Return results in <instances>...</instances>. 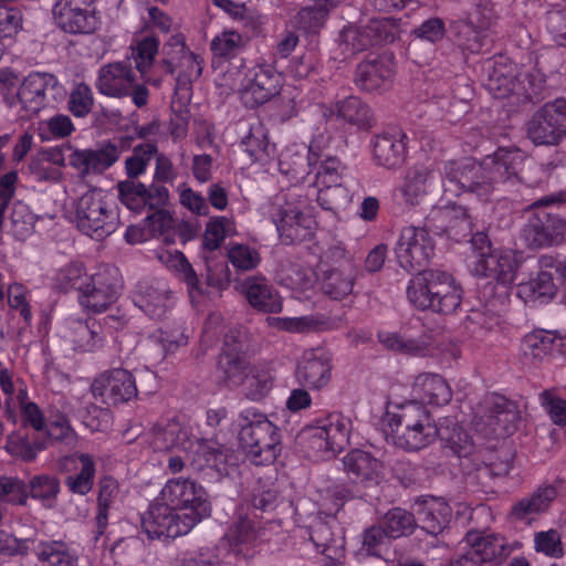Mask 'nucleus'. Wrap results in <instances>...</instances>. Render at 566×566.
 Instances as JSON below:
<instances>
[{"label": "nucleus", "instance_id": "nucleus-3", "mask_svg": "<svg viewBox=\"0 0 566 566\" xmlns=\"http://www.w3.org/2000/svg\"><path fill=\"white\" fill-rule=\"evenodd\" d=\"M452 423L449 418L436 423L426 407L415 400L391 398L382 417V431L389 443L407 451L424 449L439 438L442 443L463 452L469 448L468 441L461 448L454 444Z\"/></svg>", "mask_w": 566, "mask_h": 566}, {"label": "nucleus", "instance_id": "nucleus-9", "mask_svg": "<svg viewBox=\"0 0 566 566\" xmlns=\"http://www.w3.org/2000/svg\"><path fill=\"white\" fill-rule=\"evenodd\" d=\"M465 263L472 275H492L503 285H511L516 279L520 255L511 249L493 250L488 235L478 232L471 239Z\"/></svg>", "mask_w": 566, "mask_h": 566}, {"label": "nucleus", "instance_id": "nucleus-18", "mask_svg": "<svg viewBox=\"0 0 566 566\" xmlns=\"http://www.w3.org/2000/svg\"><path fill=\"white\" fill-rule=\"evenodd\" d=\"M464 548L467 549L464 556L458 559L461 560L460 566L502 560L515 547L510 545L503 536L473 531L467 534Z\"/></svg>", "mask_w": 566, "mask_h": 566}, {"label": "nucleus", "instance_id": "nucleus-10", "mask_svg": "<svg viewBox=\"0 0 566 566\" xmlns=\"http://www.w3.org/2000/svg\"><path fill=\"white\" fill-rule=\"evenodd\" d=\"M352 429L350 420L340 413H331L326 418L306 427L301 438L318 459H331L348 443Z\"/></svg>", "mask_w": 566, "mask_h": 566}, {"label": "nucleus", "instance_id": "nucleus-62", "mask_svg": "<svg viewBox=\"0 0 566 566\" xmlns=\"http://www.w3.org/2000/svg\"><path fill=\"white\" fill-rule=\"evenodd\" d=\"M534 549L545 556L559 558L564 554L560 534L556 530L537 532L534 535Z\"/></svg>", "mask_w": 566, "mask_h": 566}, {"label": "nucleus", "instance_id": "nucleus-39", "mask_svg": "<svg viewBox=\"0 0 566 566\" xmlns=\"http://www.w3.org/2000/svg\"><path fill=\"white\" fill-rule=\"evenodd\" d=\"M188 449L185 452V458L180 455H172L168 460V468L172 473L180 472L184 467L185 462L189 461L192 464H195L197 468H202L203 463L200 462V460H197L195 457L191 455L192 452H202L205 455V464L211 468H214L218 472L221 474H229V471L227 469V462L228 457L223 453L221 450H211L206 451V447L198 441V444L195 447H190V444H187Z\"/></svg>", "mask_w": 566, "mask_h": 566}, {"label": "nucleus", "instance_id": "nucleus-24", "mask_svg": "<svg viewBox=\"0 0 566 566\" xmlns=\"http://www.w3.org/2000/svg\"><path fill=\"white\" fill-rule=\"evenodd\" d=\"M521 352L525 358L534 363L544 361L555 354L566 352V335L535 329L523 337Z\"/></svg>", "mask_w": 566, "mask_h": 566}, {"label": "nucleus", "instance_id": "nucleus-53", "mask_svg": "<svg viewBox=\"0 0 566 566\" xmlns=\"http://www.w3.org/2000/svg\"><path fill=\"white\" fill-rule=\"evenodd\" d=\"M354 280L344 270L332 269L324 274L322 290L331 297L338 300L353 291Z\"/></svg>", "mask_w": 566, "mask_h": 566}, {"label": "nucleus", "instance_id": "nucleus-2", "mask_svg": "<svg viewBox=\"0 0 566 566\" xmlns=\"http://www.w3.org/2000/svg\"><path fill=\"white\" fill-rule=\"evenodd\" d=\"M211 513L202 485L191 479L168 480L159 495L142 517V527L149 538H176L187 535Z\"/></svg>", "mask_w": 566, "mask_h": 566}, {"label": "nucleus", "instance_id": "nucleus-50", "mask_svg": "<svg viewBox=\"0 0 566 566\" xmlns=\"http://www.w3.org/2000/svg\"><path fill=\"white\" fill-rule=\"evenodd\" d=\"M75 130L72 119L64 114H55L38 123L36 134L42 142H52L70 136Z\"/></svg>", "mask_w": 566, "mask_h": 566}, {"label": "nucleus", "instance_id": "nucleus-43", "mask_svg": "<svg viewBox=\"0 0 566 566\" xmlns=\"http://www.w3.org/2000/svg\"><path fill=\"white\" fill-rule=\"evenodd\" d=\"M554 295L555 285L548 272H541L535 279L520 283L517 287V296L531 305L547 303Z\"/></svg>", "mask_w": 566, "mask_h": 566}, {"label": "nucleus", "instance_id": "nucleus-41", "mask_svg": "<svg viewBox=\"0 0 566 566\" xmlns=\"http://www.w3.org/2000/svg\"><path fill=\"white\" fill-rule=\"evenodd\" d=\"M308 150L310 146L304 143H295L286 146L280 154L277 169L292 185H297L304 179V160Z\"/></svg>", "mask_w": 566, "mask_h": 566}, {"label": "nucleus", "instance_id": "nucleus-56", "mask_svg": "<svg viewBox=\"0 0 566 566\" xmlns=\"http://www.w3.org/2000/svg\"><path fill=\"white\" fill-rule=\"evenodd\" d=\"M90 275L86 274L84 266L78 262H72L57 270L54 276V284L57 289L63 291L77 290L81 292L88 280Z\"/></svg>", "mask_w": 566, "mask_h": 566}, {"label": "nucleus", "instance_id": "nucleus-44", "mask_svg": "<svg viewBox=\"0 0 566 566\" xmlns=\"http://www.w3.org/2000/svg\"><path fill=\"white\" fill-rule=\"evenodd\" d=\"M530 229L534 231V244H558L564 240L566 222L562 218L543 213L530 222Z\"/></svg>", "mask_w": 566, "mask_h": 566}, {"label": "nucleus", "instance_id": "nucleus-21", "mask_svg": "<svg viewBox=\"0 0 566 566\" xmlns=\"http://www.w3.org/2000/svg\"><path fill=\"white\" fill-rule=\"evenodd\" d=\"M395 25L391 19L373 20L370 24L361 30L349 25L340 33V45L344 52L354 54L365 50L378 41H392L396 36Z\"/></svg>", "mask_w": 566, "mask_h": 566}, {"label": "nucleus", "instance_id": "nucleus-29", "mask_svg": "<svg viewBox=\"0 0 566 566\" xmlns=\"http://www.w3.org/2000/svg\"><path fill=\"white\" fill-rule=\"evenodd\" d=\"M119 158L116 146L107 144L97 150L76 149L69 156L71 167L82 175L102 172L109 168Z\"/></svg>", "mask_w": 566, "mask_h": 566}, {"label": "nucleus", "instance_id": "nucleus-7", "mask_svg": "<svg viewBox=\"0 0 566 566\" xmlns=\"http://www.w3.org/2000/svg\"><path fill=\"white\" fill-rule=\"evenodd\" d=\"M407 298L418 310L452 314L461 305L463 289L446 271L431 269L415 275L407 285Z\"/></svg>", "mask_w": 566, "mask_h": 566}, {"label": "nucleus", "instance_id": "nucleus-45", "mask_svg": "<svg viewBox=\"0 0 566 566\" xmlns=\"http://www.w3.org/2000/svg\"><path fill=\"white\" fill-rule=\"evenodd\" d=\"M391 536L379 525L367 528L360 537V546L355 552V557L359 562H364L367 557H381L391 543Z\"/></svg>", "mask_w": 566, "mask_h": 566}, {"label": "nucleus", "instance_id": "nucleus-49", "mask_svg": "<svg viewBox=\"0 0 566 566\" xmlns=\"http://www.w3.org/2000/svg\"><path fill=\"white\" fill-rule=\"evenodd\" d=\"M555 496V488H543L538 490V492H536L532 497L520 501L513 507L512 515L521 521H530L532 515L546 510Z\"/></svg>", "mask_w": 566, "mask_h": 566}, {"label": "nucleus", "instance_id": "nucleus-23", "mask_svg": "<svg viewBox=\"0 0 566 566\" xmlns=\"http://www.w3.org/2000/svg\"><path fill=\"white\" fill-rule=\"evenodd\" d=\"M332 375V357L323 349H312L303 354L295 377L297 381L311 389L325 387Z\"/></svg>", "mask_w": 566, "mask_h": 566}, {"label": "nucleus", "instance_id": "nucleus-28", "mask_svg": "<svg viewBox=\"0 0 566 566\" xmlns=\"http://www.w3.org/2000/svg\"><path fill=\"white\" fill-rule=\"evenodd\" d=\"M176 52L181 54V65L187 67L185 74L179 75L176 84L175 97L172 99V107L177 108V104L180 103L179 111L190 102V82L201 75L202 66L201 59L185 50L182 38L177 34L171 38Z\"/></svg>", "mask_w": 566, "mask_h": 566}, {"label": "nucleus", "instance_id": "nucleus-47", "mask_svg": "<svg viewBox=\"0 0 566 566\" xmlns=\"http://www.w3.org/2000/svg\"><path fill=\"white\" fill-rule=\"evenodd\" d=\"M355 494L344 484L329 482L317 491L315 502L325 515H334Z\"/></svg>", "mask_w": 566, "mask_h": 566}, {"label": "nucleus", "instance_id": "nucleus-4", "mask_svg": "<svg viewBox=\"0 0 566 566\" xmlns=\"http://www.w3.org/2000/svg\"><path fill=\"white\" fill-rule=\"evenodd\" d=\"M64 216L84 234L102 240L118 227L119 218L113 195L90 188L82 180L64 187Z\"/></svg>", "mask_w": 566, "mask_h": 566}, {"label": "nucleus", "instance_id": "nucleus-38", "mask_svg": "<svg viewBox=\"0 0 566 566\" xmlns=\"http://www.w3.org/2000/svg\"><path fill=\"white\" fill-rule=\"evenodd\" d=\"M157 256L163 265L187 284L190 298L195 303L201 291L198 287V277L186 256L178 250L169 249L160 250Z\"/></svg>", "mask_w": 566, "mask_h": 566}, {"label": "nucleus", "instance_id": "nucleus-5", "mask_svg": "<svg viewBox=\"0 0 566 566\" xmlns=\"http://www.w3.org/2000/svg\"><path fill=\"white\" fill-rule=\"evenodd\" d=\"M247 335L241 329L231 331L224 337L223 354L219 368L230 386L241 387L250 400L263 399L273 388L274 375L270 367L250 366L243 354Z\"/></svg>", "mask_w": 566, "mask_h": 566}, {"label": "nucleus", "instance_id": "nucleus-55", "mask_svg": "<svg viewBox=\"0 0 566 566\" xmlns=\"http://www.w3.org/2000/svg\"><path fill=\"white\" fill-rule=\"evenodd\" d=\"M212 3L224 11L234 20L241 21L244 25L258 29L266 22V17L249 10L245 4L232 0H212Z\"/></svg>", "mask_w": 566, "mask_h": 566}, {"label": "nucleus", "instance_id": "nucleus-63", "mask_svg": "<svg viewBox=\"0 0 566 566\" xmlns=\"http://www.w3.org/2000/svg\"><path fill=\"white\" fill-rule=\"evenodd\" d=\"M512 453L509 450L491 451L483 455V467L478 471L486 475H505L511 470Z\"/></svg>", "mask_w": 566, "mask_h": 566}, {"label": "nucleus", "instance_id": "nucleus-64", "mask_svg": "<svg viewBox=\"0 0 566 566\" xmlns=\"http://www.w3.org/2000/svg\"><path fill=\"white\" fill-rule=\"evenodd\" d=\"M132 49L136 67L144 75L153 64L154 57L157 54L158 41L153 36H146L137 41Z\"/></svg>", "mask_w": 566, "mask_h": 566}, {"label": "nucleus", "instance_id": "nucleus-20", "mask_svg": "<svg viewBox=\"0 0 566 566\" xmlns=\"http://www.w3.org/2000/svg\"><path fill=\"white\" fill-rule=\"evenodd\" d=\"M436 171L426 165L410 167L395 189V196L407 206H418L434 189Z\"/></svg>", "mask_w": 566, "mask_h": 566}, {"label": "nucleus", "instance_id": "nucleus-16", "mask_svg": "<svg viewBox=\"0 0 566 566\" xmlns=\"http://www.w3.org/2000/svg\"><path fill=\"white\" fill-rule=\"evenodd\" d=\"M122 284L115 269L105 268L91 274L81 287L78 301L81 306L93 313H101L116 302Z\"/></svg>", "mask_w": 566, "mask_h": 566}, {"label": "nucleus", "instance_id": "nucleus-58", "mask_svg": "<svg viewBox=\"0 0 566 566\" xmlns=\"http://www.w3.org/2000/svg\"><path fill=\"white\" fill-rule=\"evenodd\" d=\"M378 338L385 347L392 350L417 356H423L427 353V346L423 340L407 339L395 332H380Z\"/></svg>", "mask_w": 566, "mask_h": 566}, {"label": "nucleus", "instance_id": "nucleus-60", "mask_svg": "<svg viewBox=\"0 0 566 566\" xmlns=\"http://www.w3.org/2000/svg\"><path fill=\"white\" fill-rule=\"evenodd\" d=\"M243 45V39L239 32L226 30L216 35L211 41V51L218 57H232Z\"/></svg>", "mask_w": 566, "mask_h": 566}, {"label": "nucleus", "instance_id": "nucleus-51", "mask_svg": "<svg viewBox=\"0 0 566 566\" xmlns=\"http://www.w3.org/2000/svg\"><path fill=\"white\" fill-rule=\"evenodd\" d=\"M379 523L391 538L407 536L416 527L413 515L400 507H395L387 512Z\"/></svg>", "mask_w": 566, "mask_h": 566}, {"label": "nucleus", "instance_id": "nucleus-33", "mask_svg": "<svg viewBox=\"0 0 566 566\" xmlns=\"http://www.w3.org/2000/svg\"><path fill=\"white\" fill-rule=\"evenodd\" d=\"M63 465L69 473L66 478L69 489L76 494H87L92 490L95 478L93 457L86 453L74 454L66 458Z\"/></svg>", "mask_w": 566, "mask_h": 566}, {"label": "nucleus", "instance_id": "nucleus-57", "mask_svg": "<svg viewBox=\"0 0 566 566\" xmlns=\"http://www.w3.org/2000/svg\"><path fill=\"white\" fill-rule=\"evenodd\" d=\"M119 199L129 210L139 212L148 206L147 188L135 180L124 181L118 185Z\"/></svg>", "mask_w": 566, "mask_h": 566}, {"label": "nucleus", "instance_id": "nucleus-12", "mask_svg": "<svg viewBox=\"0 0 566 566\" xmlns=\"http://www.w3.org/2000/svg\"><path fill=\"white\" fill-rule=\"evenodd\" d=\"M264 216H269L276 227L282 242L289 244L310 239L315 221L301 211L300 205L287 202L277 196L273 202L262 207Z\"/></svg>", "mask_w": 566, "mask_h": 566}, {"label": "nucleus", "instance_id": "nucleus-25", "mask_svg": "<svg viewBox=\"0 0 566 566\" xmlns=\"http://www.w3.org/2000/svg\"><path fill=\"white\" fill-rule=\"evenodd\" d=\"M59 333L64 342L78 352H92L103 342L99 325L92 319L83 321L69 317L61 325Z\"/></svg>", "mask_w": 566, "mask_h": 566}, {"label": "nucleus", "instance_id": "nucleus-27", "mask_svg": "<svg viewBox=\"0 0 566 566\" xmlns=\"http://www.w3.org/2000/svg\"><path fill=\"white\" fill-rule=\"evenodd\" d=\"M394 76V62L390 56L366 61L358 65L355 82L363 91L375 92L390 86Z\"/></svg>", "mask_w": 566, "mask_h": 566}, {"label": "nucleus", "instance_id": "nucleus-11", "mask_svg": "<svg viewBox=\"0 0 566 566\" xmlns=\"http://www.w3.org/2000/svg\"><path fill=\"white\" fill-rule=\"evenodd\" d=\"M64 93L53 74L32 72L19 84L15 106L20 107L22 118H30L62 98Z\"/></svg>", "mask_w": 566, "mask_h": 566}, {"label": "nucleus", "instance_id": "nucleus-6", "mask_svg": "<svg viewBox=\"0 0 566 566\" xmlns=\"http://www.w3.org/2000/svg\"><path fill=\"white\" fill-rule=\"evenodd\" d=\"M284 83L283 73L268 63L233 67L217 80L219 87L237 93L248 108H256L274 99L281 94Z\"/></svg>", "mask_w": 566, "mask_h": 566}, {"label": "nucleus", "instance_id": "nucleus-34", "mask_svg": "<svg viewBox=\"0 0 566 566\" xmlns=\"http://www.w3.org/2000/svg\"><path fill=\"white\" fill-rule=\"evenodd\" d=\"M241 146L252 163L265 169L274 159L275 145L270 142L268 129L260 122L250 126L248 134L242 138Z\"/></svg>", "mask_w": 566, "mask_h": 566}, {"label": "nucleus", "instance_id": "nucleus-61", "mask_svg": "<svg viewBox=\"0 0 566 566\" xmlns=\"http://www.w3.org/2000/svg\"><path fill=\"white\" fill-rule=\"evenodd\" d=\"M336 115L347 122L365 124L370 118V109L358 97L350 96L336 104Z\"/></svg>", "mask_w": 566, "mask_h": 566}, {"label": "nucleus", "instance_id": "nucleus-13", "mask_svg": "<svg viewBox=\"0 0 566 566\" xmlns=\"http://www.w3.org/2000/svg\"><path fill=\"white\" fill-rule=\"evenodd\" d=\"M526 133L535 145H557L566 136V99L542 106L528 120Z\"/></svg>", "mask_w": 566, "mask_h": 566}, {"label": "nucleus", "instance_id": "nucleus-59", "mask_svg": "<svg viewBox=\"0 0 566 566\" xmlns=\"http://www.w3.org/2000/svg\"><path fill=\"white\" fill-rule=\"evenodd\" d=\"M522 74H518L516 78L501 71L496 66L493 73L490 75L486 83V87L495 98H504L510 94L516 92V85L523 84Z\"/></svg>", "mask_w": 566, "mask_h": 566}, {"label": "nucleus", "instance_id": "nucleus-22", "mask_svg": "<svg viewBox=\"0 0 566 566\" xmlns=\"http://www.w3.org/2000/svg\"><path fill=\"white\" fill-rule=\"evenodd\" d=\"M307 165L314 175L313 187L317 190V201L324 209H329V202L322 197V192L340 185L343 166L335 157L318 155L313 146H310Z\"/></svg>", "mask_w": 566, "mask_h": 566}, {"label": "nucleus", "instance_id": "nucleus-54", "mask_svg": "<svg viewBox=\"0 0 566 566\" xmlns=\"http://www.w3.org/2000/svg\"><path fill=\"white\" fill-rule=\"evenodd\" d=\"M10 223L12 234L17 239L23 240L32 233L35 217L28 205L22 201H15L11 206Z\"/></svg>", "mask_w": 566, "mask_h": 566}, {"label": "nucleus", "instance_id": "nucleus-8", "mask_svg": "<svg viewBox=\"0 0 566 566\" xmlns=\"http://www.w3.org/2000/svg\"><path fill=\"white\" fill-rule=\"evenodd\" d=\"M238 423L239 441L250 461L258 465L273 462L280 453L279 428L255 408L242 410Z\"/></svg>", "mask_w": 566, "mask_h": 566}, {"label": "nucleus", "instance_id": "nucleus-42", "mask_svg": "<svg viewBox=\"0 0 566 566\" xmlns=\"http://www.w3.org/2000/svg\"><path fill=\"white\" fill-rule=\"evenodd\" d=\"M270 326L290 333H306L310 331L335 329L340 326V319L326 321L317 315L300 317H269Z\"/></svg>", "mask_w": 566, "mask_h": 566}, {"label": "nucleus", "instance_id": "nucleus-36", "mask_svg": "<svg viewBox=\"0 0 566 566\" xmlns=\"http://www.w3.org/2000/svg\"><path fill=\"white\" fill-rule=\"evenodd\" d=\"M144 441L155 451H167L175 448L187 451V444H190L191 448L198 444L197 440L189 439L187 431L176 421L169 422L165 427H155L144 436Z\"/></svg>", "mask_w": 566, "mask_h": 566}, {"label": "nucleus", "instance_id": "nucleus-52", "mask_svg": "<svg viewBox=\"0 0 566 566\" xmlns=\"http://www.w3.org/2000/svg\"><path fill=\"white\" fill-rule=\"evenodd\" d=\"M235 232L234 223L226 217L211 218L205 230L203 248L210 251L221 247L223 240Z\"/></svg>", "mask_w": 566, "mask_h": 566}, {"label": "nucleus", "instance_id": "nucleus-26", "mask_svg": "<svg viewBox=\"0 0 566 566\" xmlns=\"http://www.w3.org/2000/svg\"><path fill=\"white\" fill-rule=\"evenodd\" d=\"M136 82L134 71L125 62L111 63L98 72L96 87L103 95L120 97L127 95Z\"/></svg>", "mask_w": 566, "mask_h": 566}, {"label": "nucleus", "instance_id": "nucleus-30", "mask_svg": "<svg viewBox=\"0 0 566 566\" xmlns=\"http://www.w3.org/2000/svg\"><path fill=\"white\" fill-rule=\"evenodd\" d=\"M415 513L424 531L441 533L451 518V507L442 497L422 496L413 505Z\"/></svg>", "mask_w": 566, "mask_h": 566}, {"label": "nucleus", "instance_id": "nucleus-17", "mask_svg": "<svg viewBox=\"0 0 566 566\" xmlns=\"http://www.w3.org/2000/svg\"><path fill=\"white\" fill-rule=\"evenodd\" d=\"M260 527L253 514L238 513L222 539V547L235 560H250L258 553Z\"/></svg>", "mask_w": 566, "mask_h": 566}, {"label": "nucleus", "instance_id": "nucleus-32", "mask_svg": "<svg viewBox=\"0 0 566 566\" xmlns=\"http://www.w3.org/2000/svg\"><path fill=\"white\" fill-rule=\"evenodd\" d=\"M406 136L400 132L378 135L373 143L374 161L387 169L401 166L406 159Z\"/></svg>", "mask_w": 566, "mask_h": 566}, {"label": "nucleus", "instance_id": "nucleus-46", "mask_svg": "<svg viewBox=\"0 0 566 566\" xmlns=\"http://www.w3.org/2000/svg\"><path fill=\"white\" fill-rule=\"evenodd\" d=\"M34 552L43 566H76L77 555L61 541L41 542Z\"/></svg>", "mask_w": 566, "mask_h": 566}, {"label": "nucleus", "instance_id": "nucleus-37", "mask_svg": "<svg viewBox=\"0 0 566 566\" xmlns=\"http://www.w3.org/2000/svg\"><path fill=\"white\" fill-rule=\"evenodd\" d=\"M134 303L148 316L161 317L171 305V296L164 284L143 283L134 293Z\"/></svg>", "mask_w": 566, "mask_h": 566}, {"label": "nucleus", "instance_id": "nucleus-48", "mask_svg": "<svg viewBox=\"0 0 566 566\" xmlns=\"http://www.w3.org/2000/svg\"><path fill=\"white\" fill-rule=\"evenodd\" d=\"M315 282V272L310 268L292 266L281 277V284L291 290L296 298H307V292L313 290Z\"/></svg>", "mask_w": 566, "mask_h": 566}, {"label": "nucleus", "instance_id": "nucleus-40", "mask_svg": "<svg viewBox=\"0 0 566 566\" xmlns=\"http://www.w3.org/2000/svg\"><path fill=\"white\" fill-rule=\"evenodd\" d=\"M343 464L345 471L360 482H377L382 468L379 460L359 449L348 452Z\"/></svg>", "mask_w": 566, "mask_h": 566}, {"label": "nucleus", "instance_id": "nucleus-19", "mask_svg": "<svg viewBox=\"0 0 566 566\" xmlns=\"http://www.w3.org/2000/svg\"><path fill=\"white\" fill-rule=\"evenodd\" d=\"M92 392L108 405L126 402L137 396L136 380L127 369L114 368L95 378Z\"/></svg>", "mask_w": 566, "mask_h": 566}, {"label": "nucleus", "instance_id": "nucleus-1", "mask_svg": "<svg viewBox=\"0 0 566 566\" xmlns=\"http://www.w3.org/2000/svg\"><path fill=\"white\" fill-rule=\"evenodd\" d=\"M524 159L525 156L520 149L500 148L482 163L473 159L447 163L442 175L444 198L431 213L432 220L441 222L437 228L454 239L469 233L472 221L467 209L452 202L448 197L472 192L485 199L494 189V185L517 178Z\"/></svg>", "mask_w": 566, "mask_h": 566}, {"label": "nucleus", "instance_id": "nucleus-31", "mask_svg": "<svg viewBox=\"0 0 566 566\" xmlns=\"http://www.w3.org/2000/svg\"><path fill=\"white\" fill-rule=\"evenodd\" d=\"M452 397V391L447 381L437 374L424 373L416 377L412 385V399L421 406H443Z\"/></svg>", "mask_w": 566, "mask_h": 566}, {"label": "nucleus", "instance_id": "nucleus-14", "mask_svg": "<svg viewBox=\"0 0 566 566\" xmlns=\"http://www.w3.org/2000/svg\"><path fill=\"white\" fill-rule=\"evenodd\" d=\"M395 253L399 265L412 271L430 262L434 254V242L426 228L409 226L401 230Z\"/></svg>", "mask_w": 566, "mask_h": 566}, {"label": "nucleus", "instance_id": "nucleus-35", "mask_svg": "<svg viewBox=\"0 0 566 566\" xmlns=\"http://www.w3.org/2000/svg\"><path fill=\"white\" fill-rule=\"evenodd\" d=\"M249 304L258 311L277 313L282 297L263 277H248L241 285Z\"/></svg>", "mask_w": 566, "mask_h": 566}, {"label": "nucleus", "instance_id": "nucleus-15", "mask_svg": "<svg viewBox=\"0 0 566 566\" xmlns=\"http://www.w3.org/2000/svg\"><path fill=\"white\" fill-rule=\"evenodd\" d=\"M53 15L56 25L71 34H91L101 25L94 0H57Z\"/></svg>", "mask_w": 566, "mask_h": 566}]
</instances>
